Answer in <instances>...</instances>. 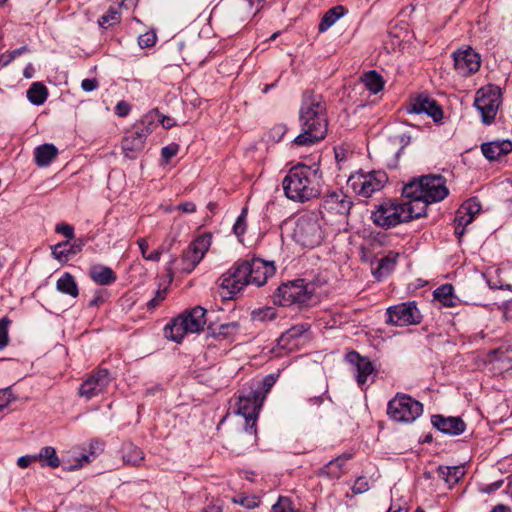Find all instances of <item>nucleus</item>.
I'll return each mask as SVG.
<instances>
[{
  "instance_id": "nucleus-1",
  "label": "nucleus",
  "mask_w": 512,
  "mask_h": 512,
  "mask_svg": "<svg viewBox=\"0 0 512 512\" xmlns=\"http://www.w3.org/2000/svg\"><path fill=\"white\" fill-rule=\"evenodd\" d=\"M302 133L295 137L297 146H309L323 140L328 130L326 104L320 94L305 91L299 110Z\"/></svg>"
},
{
  "instance_id": "nucleus-2",
  "label": "nucleus",
  "mask_w": 512,
  "mask_h": 512,
  "mask_svg": "<svg viewBox=\"0 0 512 512\" xmlns=\"http://www.w3.org/2000/svg\"><path fill=\"white\" fill-rule=\"evenodd\" d=\"M275 270L273 262L260 258L240 260L219 278V285L232 296L249 284L263 286L268 278L274 275Z\"/></svg>"
},
{
  "instance_id": "nucleus-3",
  "label": "nucleus",
  "mask_w": 512,
  "mask_h": 512,
  "mask_svg": "<svg viewBox=\"0 0 512 512\" xmlns=\"http://www.w3.org/2000/svg\"><path fill=\"white\" fill-rule=\"evenodd\" d=\"M285 196L299 203L307 202L320 194L317 170L299 164L292 167L282 181Z\"/></svg>"
},
{
  "instance_id": "nucleus-4",
  "label": "nucleus",
  "mask_w": 512,
  "mask_h": 512,
  "mask_svg": "<svg viewBox=\"0 0 512 512\" xmlns=\"http://www.w3.org/2000/svg\"><path fill=\"white\" fill-rule=\"evenodd\" d=\"M402 193L406 198L431 204L442 201L448 195V189L441 175H426L407 183Z\"/></svg>"
},
{
  "instance_id": "nucleus-5",
  "label": "nucleus",
  "mask_w": 512,
  "mask_h": 512,
  "mask_svg": "<svg viewBox=\"0 0 512 512\" xmlns=\"http://www.w3.org/2000/svg\"><path fill=\"white\" fill-rule=\"evenodd\" d=\"M206 313L201 306L183 312L165 326V336L180 343L187 333H197L203 329L207 322Z\"/></svg>"
},
{
  "instance_id": "nucleus-6",
  "label": "nucleus",
  "mask_w": 512,
  "mask_h": 512,
  "mask_svg": "<svg viewBox=\"0 0 512 512\" xmlns=\"http://www.w3.org/2000/svg\"><path fill=\"white\" fill-rule=\"evenodd\" d=\"M423 413V404L404 393L388 402L387 414L396 422L411 423Z\"/></svg>"
},
{
  "instance_id": "nucleus-7",
  "label": "nucleus",
  "mask_w": 512,
  "mask_h": 512,
  "mask_svg": "<svg viewBox=\"0 0 512 512\" xmlns=\"http://www.w3.org/2000/svg\"><path fill=\"white\" fill-rule=\"evenodd\" d=\"M388 182V176L384 171L358 172L351 175L347 181L348 187L353 192L364 198L371 197L380 191Z\"/></svg>"
},
{
  "instance_id": "nucleus-8",
  "label": "nucleus",
  "mask_w": 512,
  "mask_h": 512,
  "mask_svg": "<svg viewBox=\"0 0 512 512\" xmlns=\"http://www.w3.org/2000/svg\"><path fill=\"white\" fill-rule=\"evenodd\" d=\"M293 235L298 244L307 248L320 245L324 237L320 222L314 214L301 216L296 222Z\"/></svg>"
},
{
  "instance_id": "nucleus-9",
  "label": "nucleus",
  "mask_w": 512,
  "mask_h": 512,
  "mask_svg": "<svg viewBox=\"0 0 512 512\" xmlns=\"http://www.w3.org/2000/svg\"><path fill=\"white\" fill-rule=\"evenodd\" d=\"M501 103V94L497 87L489 85L480 88L475 97L474 106L481 113L482 122L491 124Z\"/></svg>"
},
{
  "instance_id": "nucleus-10",
  "label": "nucleus",
  "mask_w": 512,
  "mask_h": 512,
  "mask_svg": "<svg viewBox=\"0 0 512 512\" xmlns=\"http://www.w3.org/2000/svg\"><path fill=\"white\" fill-rule=\"evenodd\" d=\"M264 395L261 391L250 390L246 394H240L237 402V413L245 418L246 431L256 433V419L263 404Z\"/></svg>"
},
{
  "instance_id": "nucleus-11",
  "label": "nucleus",
  "mask_w": 512,
  "mask_h": 512,
  "mask_svg": "<svg viewBox=\"0 0 512 512\" xmlns=\"http://www.w3.org/2000/svg\"><path fill=\"white\" fill-rule=\"evenodd\" d=\"M311 298V293L303 279L283 283L273 295L275 304L290 306L294 303H305Z\"/></svg>"
},
{
  "instance_id": "nucleus-12",
  "label": "nucleus",
  "mask_w": 512,
  "mask_h": 512,
  "mask_svg": "<svg viewBox=\"0 0 512 512\" xmlns=\"http://www.w3.org/2000/svg\"><path fill=\"white\" fill-rule=\"evenodd\" d=\"M409 215L402 209L401 203L385 202L372 212L371 218L375 225L389 229L400 223L408 222Z\"/></svg>"
},
{
  "instance_id": "nucleus-13",
  "label": "nucleus",
  "mask_w": 512,
  "mask_h": 512,
  "mask_svg": "<svg viewBox=\"0 0 512 512\" xmlns=\"http://www.w3.org/2000/svg\"><path fill=\"white\" fill-rule=\"evenodd\" d=\"M111 376L107 369L98 368L92 371L78 389L80 397L91 400L103 394L111 383Z\"/></svg>"
},
{
  "instance_id": "nucleus-14",
  "label": "nucleus",
  "mask_w": 512,
  "mask_h": 512,
  "mask_svg": "<svg viewBox=\"0 0 512 512\" xmlns=\"http://www.w3.org/2000/svg\"><path fill=\"white\" fill-rule=\"evenodd\" d=\"M387 323L407 326L421 322V314L415 302L401 303L387 309Z\"/></svg>"
},
{
  "instance_id": "nucleus-15",
  "label": "nucleus",
  "mask_w": 512,
  "mask_h": 512,
  "mask_svg": "<svg viewBox=\"0 0 512 512\" xmlns=\"http://www.w3.org/2000/svg\"><path fill=\"white\" fill-rule=\"evenodd\" d=\"M210 240L207 237H199L193 241L182 254L181 270L190 273L202 260L205 252L208 250Z\"/></svg>"
},
{
  "instance_id": "nucleus-16",
  "label": "nucleus",
  "mask_w": 512,
  "mask_h": 512,
  "mask_svg": "<svg viewBox=\"0 0 512 512\" xmlns=\"http://www.w3.org/2000/svg\"><path fill=\"white\" fill-rule=\"evenodd\" d=\"M454 67L464 77L476 73L481 65V58L472 48L457 50L453 53Z\"/></svg>"
},
{
  "instance_id": "nucleus-17",
  "label": "nucleus",
  "mask_w": 512,
  "mask_h": 512,
  "mask_svg": "<svg viewBox=\"0 0 512 512\" xmlns=\"http://www.w3.org/2000/svg\"><path fill=\"white\" fill-rule=\"evenodd\" d=\"M407 111L415 114L425 113L435 122H439L443 118V111L437 102L424 95H419L411 99Z\"/></svg>"
},
{
  "instance_id": "nucleus-18",
  "label": "nucleus",
  "mask_w": 512,
  "mask_h": 512,
  "mask_svg": "<svg viewBox=\"0 0 512 512\" xmlns=\"http://www.w3.org/2000/svg\"><path fill=\"white\" fill-rule=\"evenodd\" d=\"M322 207L331 214L347 216L352 208V201L343 191H333L326 194Z\"/></svg>"
},
{
  "instance_id": "nucleus-19",
  "label": "nucleus",
  "mask_w": 512,
  "mask_h": 512,
  "mask_svg": "<svg viewBox=\"0 0 512 512\" xmlns=\"http://www.w3.org/2000/svg\"><path fill=\"white\" fill-rule=\"evenodd\" d=\"M431 423L440 432L450 436L460 435L466 429V424L460 417H445L443 415L436 414L432 415Z\"/></svg>"
},
{
  "instance_id": "nucleus-20",
  "label": "nucleus",
  "mask_w": 512,
  "mask_h": 512,
  "mask_svg": "<svg viewBox=\"0 0 512 512\" xmlns=\"http://www.w3.org/2000/svg\"><path fill=\"white\" fill-rule=\"evenodd\" d=\"M145 139L134 128L122 139V151L126 158L136 159L144 149Z\"/></svg>"
},
{
  "instance_id": "nucleus-21",
  "label": "nucleus",
  "mask_w": 512,
  "mask_h": 512,
  "mask_svg": "<svg viewBox=\"0 0 512 512\" xmlns=\"http://www.w3.org/2000/svg\"><path fill=\"white\" fill-rule=\"evenodd\" d=\"M309 330V325L300 323L292 326L277 339V346L287 351H293L298 347L299 338Z\"/></svg>"
},
{
  "instance_id": "nucleus-22",
  "label": "nucleus",
  "mask_w": 512,
  "mask_h": 512,
  "mask_svg": "<svg viewBox=\"0 0 512 512\" xmlns=\"http://www.w3.org/2000/svg\"><path fill=\"white\" fill-rule=\"evenodd\" d=\"M345 358L347 362L356 367V380L358 385H364L367 382L368 376L371 375L374 371V367L371 361L368 358L361 356L356 351H350L346 354Z\"/></svg>"
},
{
  "instance_id": "nucleus-23",
  "label": "nucleus",
  "mask_w": 512,
  "mask_h": 512,
  "mask_svg": "<svg viewBox=\"0 0 512 512\" xmlns=\"http://www.w3.org/2000/svg\"><path fill=\"white\" fill-rule=\"evenodd\" d=\"M481 151L486 159L494 161L512 152V142L509 140L483 143Z\"/></svg>"
},
{
  "instance_id": "nucleus-24",
  "label": "nucleus",
  "mask_w": 512,
  "mask_h": 512,
  "mask_svg": "<svg viewBox=\"0 0 512 512\" xmlns=\"http://www.w3.org/2000/svg\"><path fill=\"white\" fill-rule=\"evenodd\" d=\"M480 211V202L476 198H470L458 209L455 222L459 223V225H469Z\"/></svg>"
},
{
  "instance_id": "nucleus-25",
  "label": "nucleus",
  "mask_w": 512,
  "mask_h": 512,
  "mask_svg": "<svg viewBox=\"0 0 512 512\" xmlns=\"http://www.w3.org/2000/svg\"><path fill=\"white\" fill-rule=\"evenodd\" d=\"M351 459L350 454H342L338 456L337 458L331 460L329 463H327L325 466H323L318 474L327 476L328 478H340L343 474V466L344 464Z\"/></svg>"
},
{
  "instance_id": "nucleus-26",
  "label": "nucleus",
  "mask_w": 512,
  "mask_h": 512,
  "mask_svg": "<svg viewBox=\"0 0 512 512\" xmlns=\"http://www.w3.org/2000/svg\"><path fill=\"white\" fill-rule=\"evenodd\" d=\"M90 278L99 285H110L117 279L116 274L110 267L93 265L89 269Z\"/></svg>"
},
{
  "instance_id": "nucleus-27",
  "label": "nucleus",
  "mask_w": 512,
  "mask_h": 512,
  "mask_svg": "<svg viewBox=\"0 0 512 512\" xmlns=\"http://www.w3.org/2000/svg\"><path fill=\"white\" fill-rule=\"evenodd\" d=\"M157 120H160V113L155 109L147 113L133 128L146 140L155 128Z\"/></svg>"
},
{
  "instance_id": "nucleus-28",
  "label": "nucleus",
  "mask_w": 512,
  "mask_h": 512,
  "mask_svg": "<svg viewBox=\"0 0 512 512\" xmlns=\"http://www.w3.org/2000/svg\"><path fill=\"white\" fill-rule=\"evenodd\" d=\"M58 150L53 144H43L34 151L35 161L39 167L49 165L57 156Z\"/></svg>"
},
{
  "instance_id": "nucleus-29",
  "label": "nucleus",
  "mask_w": 512,
  "mask_h": 512,
  "mask_svg": "<svg viewBox=\"0 0 512 512\" xmlns=\"http://www.w3.org/2000/svg\"><path fill=\"white\" fill-rule=\"evenodd\" d=\"M56 288L59 292L70 295L74 298L77 297L79 294L77 283L75 282L74 277L70 273H64L57 280Z\"/></svg>"
},
{
  "instance_id": "nucleus-30",
  "label": "nucleus",
  "mask_w": 512,
  "mask_h": 512,
  "mask_svg": "<svg viewBox=\"0 0 512 512\" xmlns=\"http://www.w3.org/2000/svg\"><path fill=\"white\" fill-rule=\"evenodd\" d=\"M434 298L446 307H454L457 298L453 294V286L451 284H443L435 289Z\"/></svg>"
},
{
  "instance_id": "nucleus-31",
  "label": "nucleus",
  "mask_w": 512,
  "mask_h": 512,
  "mask_svg": "<svg viewBox=\"0 0 512 512\" xmlns=\"http://www.w3.org/2000/svg\"><path fill=\"white\" fill-rule=\"evenodd\" d=\"M408 199V201L401 203V207L407 212V214H410L409 221L426 214L427 203L422 200Z\"/></svg>"
},
{
  "instance_id": "nucleus-32",
  "label": "nucleus",
  "mask_w": 512,
  "mask_h": 512,
  "mask_svg": "<svg viewBox=\"0 0 512 512\" xmlns=\"http://www.w3.org/2000/svg\"><path fill=\"white\" fill-rule=\"evenodd\" d=\"M438 474L449 486H453L463 477L464 470L460 466H439Z\"/></svg>"
},
{
  "instance_id": "nucleus-33",
  "label": "nucleus",
  "mask_w": 512,
  "mask_h": 512,
  "mask_svg": "<svg viewBox=\"0 0 512 512\" xmlns=\"http://www.w3.org/2000/svg\"><path fill=\"white\" fill-rule=\"evenodd\" d=\"M345 13L343 6H335L329 9L321 19L319 24V31L325 32L328 30L341 16Z\"/></svg>"
},
{
  "instance_id": "nucleus-34",
  "label": "nucleus",
  "mask_w": 512,
  "mask_h": 512,
  "mask_svg": "<svg viewBox=\"0 0 512 512\" xmlns=\"http://www.w3.org/2000/svg\"><path fill=\"white\" fill-rule=\"evenodd\" d=\"M48 96L47 88L40 82H35L27 91L28 100L34 105L43 104Z\"/></svg>"
},
{
  "instance_id": "nucleus-35",
  "label": "nucleus",
  "mask_w": 512,
  "mask_h": 512,
  "mask_svg": "<svg viewBox=\"0 0 512 512\" xmlns=\"http://www.w3.org/2000/svg\"><path fill=\"white\" fill-rule=\"evenodd\" d=\"M144 460L143 451L134 446L133 444H127L123 448V461L126 464L132 466H139L140 463Z\"/></svg>"
},
{
  "instance_id": "nucleus-36",
  "label": "nucleus",
  "mask_w": 512,
  "mask_h": 512,
  "mask_svg": "<svg viewBox=\"0 0 512 512\" xmlns=\"http://www.w3.org/2000/svg\"><path fill=\"white\" fill-rule=\"evenodd\" d=\"M364 86L373 94H377L384 87V81L381 75L372 70L364 74L362 77Z\"/></svg>"
},
{
  "instance_id": "nucleus-37",
  "label": "nucleus",
  "mask_w": 512,
  "mask_h": 512,
  "mask_svg": "<svg viewBox=\"0 0 512 512\" xmlns=\"http://www.w3.org/2000/svg\"><path fill=\"white\" fill-rule=\"evenodd\" d=\"M253 322L265 323L276 318V309L270 306L256 308L250 313Z\"/></svg>"
},
{
  "instance_id": "nucleus-38",
  "label": "nucleus",
  "mask_w": 512,
  "mask_h": 512,
  "mask_svg": "<svg viewBox=\"0 0 512 512\" xmlns=\"http://www.w3.org/2000/svg\"><path fill=\"white\" fill-rule=\"evenodd\" d=\"M79 250L80 246H77V249H75L68 241H65L53 246L52 255L59 261H66L70 254H75Z\"/></svg>"
},
{
  "instance_id": "nucleus-39",
  "label": "nucleus",
  "mask_w": 512,
  "mask_h": 512,
  "mask_svg": "<svg viewBox=\"0 0 512 512\" xmlns=\"http://www.w3.org/2000/svg\"><path fill=\"white\" fill-rule=\"evenodd\" d=\"M36 456L37 460H40L43 464H46L51 468H57L60 465L56 450L53 447L46 446L42 448L40 453Z\"/></svg>"
},
{
  "instance_id": "nucleus-40",
  "label": "nucleus",
  "mask_w": 512,
  "mask_h": 512,
  "mask_svg": "<svg viewBox=\"0 0 512 512\" xmlns=\"http://www.w3.org/2000/svg\"><path fill=\"white\" fill-rule=\"evenodd\" d=\"M208 329L211 331L212 335L226 338L238 332L239 324L237 322H229L219 325L218 328H213L212 325H209Z\"/></svg>"
},
{
  "instance_id": "nucleus-41",
  "label": "nucleus",
  "mask_w": 512,
  "mask_h": 512,
  "mask_svg": "<svg viewBox=\"0 0 512 512\" xmlns=\"http://www.w3.org/2000/svg\"><path fill=\"white\" fill-rule=\"evenodd\" d=\"M120 20L121 16L118 10L113 7H110L106 14L99 18L98 23L102 28L106 29L110 26L118 24Z\"/></svg>"
},
{
  "instance_id": "nucleus-42",
  "label": "nucleus",
  "mask_w": 512,
  "mask_h": 512,
  "mask_svg": "<svg viewBox=\"0 0 512 512\" xmlns=\"http://www.w3.org/2000/svg\"><path fill=\"white\" fill-rule=\"evenodd\" d=\"M398 256V253H390L386 257H383L380 260L378 271L380 273H389L394 268Z\"/></svg>"
},
{
  "instance_id": "nucleus-43",
  "label": "nucleus",
  "mask_w": 512,
  "mask_h": 512,
  "mask_svg": "<svg viewBox=\"0 0 512 512\" xmlns=\"http://www.w3.org/2000/svg\"><path fill=\"white\" fill-rule=\"evenodd\" d=\"M272 512H300L292 508V502L287 497H279L278 501L272 506Z\"/></svg>"
},
{
  "instance_id": "nucleus-44",
  "label": "nucleus",
  "mask_w": 512,
  "mask_h": 512,
  "mask_svg": "<svg viewBox=\"0 0 512 512\" xmlns=\"http://www.w3.org/2000/svg\"><path fill=\"white\" fill-rule=\"evenodd\" d=\"M246 216L247 209L244 208L233 225V232L238 238L242 237L246 231Z\"/></svg>"
},
{
  "instance_id": "nucleus-45",
  "label": "nucleus",
  "mask_w": 512,
  "mask_h": 512,
  "mask_svg": "<svg viewBox=\"0 0 512 512\" xmlns=\"http://www.w3.org/2000/svg\"><path fill=\"white\" fill-rule=\"evenodd\" d=\"M11 321L4 317L0 319V350L5 348L9 342L8 325Z\"/></svg>"
},
{
  "instance_id": "nucleus-46",
  "label": "nucleus",
  "mask_w": 512,
  "mask_h": 512,
  "mask_svg": "<svg viewBox=\"0 0 512 512\" xmlns=\"http://www.w3.org/2000/svg\"><path fill=\"white\" fill-rule=\"evenodd\" d=\"M369 490V483L366 477H358L352 487L354 494H361Z\"/></svg>"
},
{
  "instance_id": "nucleus-47",
  "label": "nucleus",
  "mask_w": 512,
  "mask_h": 512,
  "mask_svg": "<svg viewBox=\"0 0 512 512\" xmlns=\"http://www.w3.org/2000/svg\"><path fill=\"white\" fill-rule=\"evenodd\" d=\"M179 151V145L172 143L162 148L161 155L163 159L168 162L171 158H173Z\"/></svg>"
},
{
  "instance_id": "nucleus-48",
  "label": "nucleus",
  "mask_w": 512,
  "mask_h": 512,
  "mask_svg": "<svg viewBox=\"0 0 512 512\" xmlns=\"http://www.w3.org/2000/svg\"><path fill=\"white\" fill-rule=\"evenodd\" d=\"M156 43L155 34L146 33L141 35L138 39V44L141 48H149L154 46Z\"/></svg>"
},
{
  "instance_id": "nucleus-49",
  "label": "nucleus",
  "mask_w": 512,
  "mask_h": 512,
  "mask_svg": "<svg viewBox=\"0 0 512 512\" xmlns=\"http://www.w3.org/2000/svg\"><path fill=\"white\" fill-rule=\"evenodd\" d=\"M55 231L64 235L67 239H72L74 237L73 227L65 223L58 224Z\"/></svg>"
},
{
  "instance_id": "nucleus-50",
  "label": "nucleus",
  "mask_w": 512,
  "mask_h": 512,
  "mask_svg": "<svg viewBox=\"0 0 512 512\" xmlns=\"http://www.w3.org/2000/svg\"><path fill=\"white\" fill-rule=\"evenodd\" d=\"M131 106L126 101H119L115 107V113L119 117H125L129 114Z\"/></svg>"
},
{
  "instance_id": "nucleus-51",
  "label": "nucleus",
  "mask_w": 512,
  "mask_h": 512,
  "mask_svg": "<svg viewBox=\"0 0 512 512\" xmlns=\"http://www.w3.org/2000/svg\"><path fill=\"white\" fill-rule=\"evenodd\" d=\"M97 87H98V81L96 79L87 78V79L82 80V82H81V88L85 92H91V91L95 90Z\"/></svg>"
},
{
  "instance_id": "nucleus-52",
  "label": "nucleus",
  "mask_w": 512,
  "mask_h": 512,
  "mask_svg": "<svg viewBox=\"0 0 512 512\" xmlns=\"http://www.w3.org/2000/svg\"><path fill=\"white\" fill-rule=\"evenodd\" d=\"M275 382H276V378L273 374H269L263 379L262 385H263L264 392H262V394L264 396L266 393H268L270 391V389L273 387Z\"/></svg>"
},
{
  "instance_id": "nucleus-53",
  "label": "nucleus",
  "mask_w": 512,
  "mask_h": 512,
  "mask_svg": "<svg viewBox=\"0 0 512 512\" xmlns=\"http://www.w3.org/2000/svg\"><path fill=\"white\" fill-rule=\"evenodd\" d=\"M37 460V456L36 455H25V456H21L20 458H18L17 460V465L20 467V468H27L32 462L36 461Z\"/></svg>"
},
{
  "instance_id": "nucleus-54",
  "label": "nucleus",
  "mask_w": 512,
  "mask_h": 512,
  "mask_svg": "<svg viewBox=\"0 0 512 512\" xmlns=\"http://www.w3.org/2000/svg\"><path fill=\"white\" fill-rule=\"evenodd\" d=\"M495 354L498 355L499 360L512 361V348H499L498 350L495 351Z\"/></svg>"
},
{
  "instance_id": "nucleus-55",
  "label": "nucleus",
  "mask_w": 512,
  "mask_h": 512,
  "mask_svg": "<svg viewBox=\"0 0 512 512\" xmlns=\"http://www.w3.org/2000/svg\"><path fill=\"white\" fill-rule=\"evenodd\" d=\"M165 251L164 247L161 246L153 252L147 254L144 259L158 262L160 260L161 254Z\"/></svg>"
},
{
  "instance_id": "nucleus-56",
  "label": "nucleus",
  "mask_w": 512,
  "mask_h": 512,
  "mask_svg": "<svg viewBox=\"0 0 512 512\" xmlns=\"http://www.w3.org/2000/svg\"><path fill=\"white\" fill-rule=\"evenodd\" d=\"M177 209L183 213H193L196 211V205L193 202H185L179 204Z\"/></svg>"
},
{
  "instance_id": "nucleus-57",
  "label": "nucleus",
  "mask_w": 512,
  "mask_h": 512,
  "mask_svg": "<svg viewBox=\"0 0 512 512\" xmlns=\"http://www.w3.org/2000/svg\"><path fill=\"white\" fill-rule=\"evenodd\" d=\"M157 122H160L162 126L166 129H169L175 125V121L173 118L169 116H164L160 114V120H157Z\"/></svg>"
},
{
  "instance_id": "nucleus-58",
  "label": "nucleus",
  "mask_w": 512,
  "mask_h": 512,
  "mask_svg": "<svg viewBox=\"0 0 512 512\" xmlns=\"http://www.w3.org/2000/svg\"><path fill=\"white\" fill-rule=\"evenodd\" d=\"M163 299H164V296L162 295V293H161V292H159V291H158V292H157L156 297H155V298H153V299H151V300L148 302V304H147L148 308H149V309H153V308L157 307V306L159 305V303H160Z\"/></svg>"
},
{
  "instance_id": "nucleus-59",
  "label": "nucleus",
  "mask_w": 512,
  "mask_h": 512,
  "mask_svg": "<svg viewBox=\"0 0 512 512\" xmlns=\"http://www.w3.org/2000/svg\"><path fill=\"white\" fill-rule=\"evenodd\" d=\"M137 244H138V246L140 248L142 257L145 258V256L148 254L147 250H148V247H149L147 240L145 238H139L137 240Z\"/></svg>"
},
{
  "instance_id": "nucleus-60",
  "label": "nucleus",
  "mask_w": 512,
  "mask_h": 512,
  "mask_svg": "<svg viewBox=\"0 0 512 512\" xmlns=\"http://www.w3.org/2000/svg\"><path fill=\"white\" fill-rule=\"evenodd\" d=\"M15 58L11 54V52H6L0 56V65L2 67L7 66L11 61H13Z\"/></svg>"
},
{
  "instance_id": "nucleus-61",
  "label": "nucleus",
  "mask_w": 512,
  "mask_h": 512,
  "mask_svg": "<svg viewBox=\"0 0 512 512\" xmlns=\"http://www.w3.org/2000/svg\"><path fill=\"white\" fill-rule=\"evenodd\" d=\"M104 302V297L102 296V294L100 293H97L94 295V297L90 300L89 302V306L90 307H94V306H98L99 304L103 303Z\"/></svg>"
},
{
  "instance_id": "nucleus-62",
  "label": "nucleus",
  "mask_w": 512,
  "mask_h": 512,
  "mask_svg": "<svg viewBox=\"0 0 512 512\" xmlns=\"http://www.w3.org/2000/svg\"><path fill=\"white\" fill-rule=\"evenodd\" d=\"M138 3V0H122L121 7L129 10L134 8Z\"/></svg>"
},
{
  "instance_id": "nucleus-63",
  "label": "nucleus",
  "mask_w": 512,
  "mask_h": 512,
  "mask_svg": "<svg viewBox=\"0 0 512 512\" xmlns=\"http://www.w3.org/2000/svg\"><path fill=\"white\" fill-rule=\"evenodd\" d=\"M504 316L507 320H512V301L506 304Z\"/></svg>"
},
{
  "instance_id": "nucleus-64",
  "label": "nucleus",
  "mask_w": 512,
  "mask_h": 512,
  "mask_svg": "<svg viewBox=\"0 0 512 512\" xmlns=\"http://www.w3.org/2000/svg\"><path fill=\"white\" fill-rule=\"evenodd\" d=\"M491 512H510L509 508L505 505H497Z\"/></svg>"
}]
</instances>
